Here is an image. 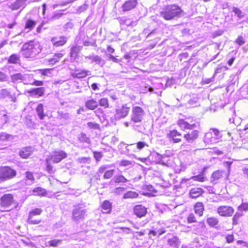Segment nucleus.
I'll return each instance as SVG.
<instances>
[{
	"mask_svg": "<svg viewBox=\"0 0 248 248\" xmlns=\"http://www.w3.org/2000/svg\"><path fill=\"white\" fill-rule=\"evenodd\" d=\"M186 13L176 4L168 5L164 7L160 12V16L166 20L177 19L185 16Z\"/></svg>",
	"mask_w": 248,
	"mask_h": 248,
	"instance_id": "f257e3e1",
	"label": "nucleus"
},
{
	"mask_svg": "<svg viewBox=\"0 0 248 248\" xmlns=\"http://www.w3.org/2000/svg\"><path fill=\"white\" fill-rule=\"evenodd\" d=\"M41 50L42 48L39 45L35 44L33 41H30L23 45L21 53L25 58H34L40 53Z\"/></svg>",
	"mask_w": 248,
	"mask_h": 248,
	"instance_id": "f03ea898",
	"label": "nucleus"
},
{
	"mask_svg": "<svg viewBox=\"0 0 248 248\" xmlns=\"http://www.w3.org/2000/svg\"><path fill=\"white\" fill-rule=\"evenodd\" d=\"M145 115L144 110L140 107H133L130 116L131 122L134 123H141Z\"/></svg>",
	"mask_w": 248,
	"mask_h": 248,
	"instance_id": "7ed1b4c3",
	"label": "nucleus"
},
{
	"mask_svg": "<svg viewBox=\"0 0 248 248\" xmlns=\"http://www.w3.org/2000/svg\"><path fill=\"white\" fill-rule=\"evenodd\" d=\"M195 121L193 118L188 117L186 118V120L180 119L178 121V124L183 130L192 129L200 125L199 123L198 122H195Z\"/></svg>",
	"mask_w": 248,
	"mask_h": 248,
	"instance_id": "20e7f679",
	"label": "nucleus"
},
{
	"mask_svg": "<svg viewBox=\"0 0 248 248\" xmlns=\"http://www.w3.org/2000/svg\"><path fill=\"white\" fill-rule=\"evenodd\" d=\"M16 171L9 167L0 168V182L12 179L16 176Z\"/></svg>",
	"mask_w": 248,
	"mask_h": 248,
	"instance_id": "39448f33",
	"label": "nucleus"
},
{
	"mask_svg": "<svg viewBox=\"0 0 248 248\" xmlns=\"http://www.w3.org/2000/svg\"><path fill=\"white\" fill-rule=\"evenodd\" d=\"M87 210L84 208L76 206L72 211V219L76 222L82 221L86 216Z\"/></svg>",
	"mask_w": 248,
	"mask_h": 248,
	"instance_id": "423d86ee",
	"label": "nucleus"
},
{
	"mask_svg": "<svg viewBox=\"0 0 248 248\" xmlns=\"http://www.w3.org/2000/svg\"><path fill=\"white\" fill-rule=\"evenodd\" d=\"M130 111V107L127 104L123 105L118 107L115 109V112L114 115V118L115 120H120L124 119L128 116Z\"/></svg>",
	"mask_w": 248,
	"mask_h": 248,
	"instance_id": "0eeeda50",
	"label": "nucleus"
},
{
	"mask_svg": "<svg viewBox=\"0 0 248 248\" xmlns=\"http://www.w3.org/2000/svg\"><path fill=\"white\" fill-rule=\"evenodd\" d=\"M67 156V155L65 152L61 150H58L53 151L47 157L54 163H58L66 158Z\"/></svg>",
	"mask_w": 248,
	"mask_h": 248,
	"instance_id": "6e6552de",
	"label": "nucleus"
},
{
	"mask_svg": "<svg viewBox=\"0 0 248 248\" xmlns=\"http://www.w3.org/2000/svg\"><path fill=\"white\" fill-rule=\"evenodd\" d=\"M13 202V196L11 194H4L0 198V205L2 207L10 208Z\"/></svg>",
	"mask_w": 248,
	"mask_h": 248,
	"instance_id": "1a4fd4ad",
	"label": "nucleus"
},
{
	"mask_svg": "<svg viewBox=\"0 0 248 248\" xmlns=\"http://www.w3.org/2000/svg\"><path fill=\"white\" fill-rule=\"evenodd\" d=\"M234 209L229 206H220L217 210V213L221 216L231 217L234 213Z\"/></svg>",
	"mask_w": 248,
	"mask_h": 248,
	"instance_id": "9d476101",
	"label": "nucleus"
},
{
	"mask_svg": "<svg viewBox=\"0 0 248 248\" xmlns=\"http://www.w3.org/2000/svg\"><path fill=\"white\" fill-rule=\"evenodd\" d=\"M42 212V210L40 208H35L30 212L27 219V222L30 224H38L40 223L41 221L39 220H33V217L34 216L39 215Z\"/></svg>",
	"mask_w": 248,
	"mask_h": 248,
	"instance_id": "9b49d317",
	"label": "nucleus"
},
{
	"mask_svg": "<svg viewBox=\"0 0 248 248\" xmlns=\"http://www.w3.org/2000/svg\"><path fill=\"white\" fill-rule=\"evenodd\" d=\"M91 72L88 70L79 69H76L74 70L73 72L71 73V75L73 77L78 78H85L88 75H90Z\"/></svg>",
	"mask_w": 248,
	"mask_h": 248,
	"instance_id": "f8f14e48",
	"label": "nucleus"
},
{
	"mask_svg": "<svg viewBox=\"0 0 248 248\" xmlns=\"http://www.w3.org/2000/svg\"><path fill=\"white\" fill-rule=\"evenodd\" d=\"M134 212L138 217H141L146 214L147 208L141 204L136 205L134 207Z\"/></svg>",
	"mask_w": 248,
	"mask_h": 248,
	"instance_id": "ddd939ff",
	"label": "nucleus"
},
{
	"mask_svg": "<svg viewBox=\"0 0 248 248\" xmlns=\"http://www.w3.org/2000/svg\"><path fill=\"white\" fill-rule=\"evenodd\" d=\"M53 45L55 47H59L63 46L67 42V38L65 36H60L59 37H54L51 40Z\"/></svg>",
	"mask_w": 248,
	"mask_h": 248,
	"instance_id": "4468645a",
	"label": "nucleus"
},
{
	"mask_svg": "<svg viewBox=\"0 0 248 248\" xmlns=\"http://www.w3.org/2000/svg\"><path fill=\"white\" fill-rule=\"evenodd\" d=\"M85 59L86 60H91V63H94L96 64H98L101 66H103L104 64V61L103 60H102V58L100 56L95 55L94 54H92L88 56H85Z\"/></svg>",
	"mask_w": 248,
	"mask_h": 248,
	"instance_id": "2eb2a0df",
	"label": "nucleus"
},
{
	"mask_svg": "<svg viewBox=\"0 0 248 248\" xmlns=\"http://www.w3.org/2000/svg\"><path fill=\"white\" fill-rule=\"evenodd\" d=\"M199 132L195 130L192 131L191 133H188L185 134L184 136V138L188 143H193L199 136Z\"/></svg>",
	"mask_w": 248,
	"mask_h": 248,
	"instance_id": "dca6fc26",
	"label": "nucleus"
},
{
	"mask_svg": "<svg viewBox=\"0 0 248 248\" xmlns=\"http://www.w3.org/2000/svg\"><path fill=\"white\" fill-rule=\"evenodd\" d=\"M137 4L136 0H129L124 2L122 5V10L124 12L128 11L134 9Z\"/></svg>",
	"mask_w": 248,
	"mask_h": 248,
	"instance_id": "f3484780",
	"label": "nucleus"
},
{
	"mask_svg": "<svg viewBox=\"0 0 248 248\" xmlns=\"http://www.w3.org/2000/svg\"><path fill=\"white\" fill-rule=\"evenodd\" d=\"M33 151L32 147H26L21 149L19 152V155L23 158H27L32 155Z\"/></svg>",
	"mask_w": 248,
	"mask_h": 248,
	"instance_id": "a211bd4d",
	"label": "nucleus"
},
{
	"mask_svg": "<svg viewBox=\"0 0 248 248\" xmlns=\"http://www.w3.org/2000/svg\"><path fill=\"white\" fill-rule=\"evenodd\" d=\"M27 0H16L13 3H12L9 5V7L12 10H16L20 7L23 6Z\"/></svg>",
	"mask_w": 248,
	"mask_h": 248,
	"instance_id": "6ab92c4d",
	"label": "nucleus"
},
{
	"mask_svg": "<svg viewBox=\"0 0 248 248\" xmlns=\"http://www.w3.org/2000/svg\"><path fill=\"white\" fill-rule=\"evenodd\" d=\"M32 194L35 196H47L46 190L41 187H37L32 190Z\"/></svg>",
	"mask_w": 248,
	"mask_h": 248,
	"instance_id": "aec40b11",
	"label": "nucleus"
},
{
	"mask_svg": "<svg viewBox=\"0 0 248 248\" xmlns=\"http://www.w3.org/2000/svg\"><path fill=\"white\" fill-rule=\"evenodd\" d=\"M223 170H218L214 171L211 177V182L214 184H216L217 180L222 177L223 173Z\"/></svg>",
	"mask_w": 248,
	"mask_h": 248,
	"instance_id": "412c9836",
	"label": "nucleus"
},
{
	"mask_svg": "<svg viewBox=\"0 0 248 248\" xmlns=\"http://www.w3.org/2000/svg\"><path fill=\"white\" fill-rule=\"evenodd\" d=\"M26 184L27 185H31L34 183L35 178L33 173L30 171H26L25 172V179Z\"/></svg>",
	"mask_w": 248,
	"mask_h": 248,
	"instance_id": "4be33fe9",
	"label": "nucleus"
},
{
	"mask_svg": "<svg viewBox=\"0 0 248 248\" xmlns=\"http://www.w3.org/2000/svg\"><path fill=\"white\" fill-rule=\"evenodd\" d=\"M82 47L80 46H75L71 49V57L75 60L78 56L79 53L82 49Z\"/></svg>",
	"mask_w": 248,
	"mask_h": 248,
	"instance_id": "5701e85b",
	"label": "nucleus"
},
{
	"mask_svg": "<svg viewBox=\"0 0 248 248\" xmlns=\"http://www.w3.org/2000/svg\"><path fill=\"white\" fill-rule=\"evenodd\" d=\"M203 191L201 188H194L190 191V196L192 198H196L202 195Z\"/></svg>",
	"mask_w": 248,
	"mask_h": 248,
	"instance_id": "b1692460",
	"label": "nucleus"
},
{
	"mask_svg": "<svg viewBox=\"0 0 248 248\" xmlns=\"http://www.w3.org/2000/svg\"><path fill=\"white\" fill-rule=\"evenodd\" d=\"M98 102L94 99H90L85 103V107L90 110H94L98 107Z\"/></svg>",
	"mask_w": 248,
	"mask_h": 248,
	"instance_id": "393cba45",
	"label": "nucleus"
},
{
	"mask_svg": "<svg viewBox=\"0 0 248 248\" xmlns=\"http://www.w3.org/2000/svg\"><path fill=\"white\" fill-rule=\"evenodd\" d=\"M204 141L207 144H212L217 142L215 138L212 137V134L211 131L205 134L204 139Z\"/></svg>",
	"mask_w": 248,
	"mask_h": 248,
	"instance_id": "a878e982",
	"label": "nucleus"
},
{
	"mask_svg": "<svg viewBox=\"0 0 248 248\" xmlns=\"http://www.w3.org/2000/svg\"><path fill=\"white\" fill-rule=\"evenodd\" d=\"M44 88L43 87L31 89L28 92L31 95H38L41 96L44 93Z\"/></svg>",
	"mask_w": 248,
	"mask_h": 248,
	"instance_id": "bb28decb",
	"label": "nucleus"
},
{
	"mask_svg": "<svg viewBox=\"0 0 248 248\" xmlns=\"http://www.w3.org/2000/svg\"><path fill=\"white\" fill-rule=\"evenodd\" d=\"M194 210L196 214L201 217L203 215L204 206L202 202H197L194 206Z\"/></svg>",
	"mask_w": 248,
	"mask_h": 248,
	"instance_id": "cd10ccee",
	"label": "nucleus"
},
{
	"mask_svg": "<svg viewBox=\"0 0 248 248\" xmlns=\"http://www.w3.org/2000/svg\"><path fill=\"white\" fill-rule=\"evenodd\" d=\"M63 56V54L60 53L55 54L53 58L47 59L46 62L49 64H54L59 61V60Z\"/></svg>",
	"mask_w": 248,
	"mask_h": 248,
	"instance_id": "c85d7f7f",
	"label": "nucleus"
},
{
	"mask_svg": "<svg viewBox=\"0 0 248 248\" xmlns=\"http://www.w3.org/2000/svg\"><path fill=\"white\" fill-rule=\"evenodd\" d=\"M101 207L103 210V213H109L111 211V203L108 201L106 200L102 203Z\"/></svg>",
	"mask_w": 248,
	"mask_h": 248,
	"instance_id": "c756f323",
	"label": "nucleus"
},
{
	"mask_svg": "<svg viewBox=\"0 0 248 248\" xmlns=\"http://www.w3.org/2000/svg\"><path fill=\"white\" fill-rule=\"evenodd\" d=\"M20 62V56L16 54L11 55L8 59L9 63L17 64Z\"/></svg>",
	"mask_w": 248,
	"mask_h": 248,
	"instance_id": "7c9ffc66",
	"label": "nucleus"
},
{
	"mask_svg": "<svg viewBox=\"0 0 248 248\" xmlns=\"http://www.w3.org/2000/svg\"><path fill=\"white\" fill-rule=\"evenodd\" d=\"M58 114L60 120L62 121L65 122L70 119L71 115L69 113L64 112L62 111H58Z\"/></svg>",
	"mask_w": 248,
	"mask_h": 248,
	"instance_id": "2f4dec72",
	"label": "nucleus"
},
{
	"mask_svg": "<svg viewBox=\"0 0 248 248\" xmlns=\"http://www.w3.org/2000/svg\"><path fill=\"white\" fill-rule=\"evenodd\" d=\"M51 162L52 161L49 159L48 157H47L46 159V170L47 171L49 174H53L55 170L54 169L53 167L51 165Z\"/></svg>",
	"mask_w": 248,
	"mask_h": 248,
	"instance_id": "473e14b6",
	"label": "nucleus"
},
{
	"mask_svg": "<svg viewBox=\"0 0 248 248\" xmlns=\"http://www.w3.org/2000/svg\"><path fill=\"white\" fill-rule=\"evenodd\" d=\"M24 75L20 73H17L11 76V81L13 83H19L22 82Z\"/></svg>",
	"mask_w": 248,
	"mask_h": 248,
	"instance_id": "72a5a7b5",
	"label": "nucleus"
},
{
	"mask_svg": "<svg viewBox=\"0 0 248 248\" xmlns=\"http://www.w3.org/2000/svg\"><path fill=\"white\" fill-rule=\"evenodd\" d=\"M36 111L39 119L40 120L44 119L45 115L44 113L43 105L42 104H39L36 108Z\"/></svg>",
	"mask_w": 248,
	"mask_h": 248,
	"instance_id": "f704fd0d",
	"label": "nucleus"
},
{
	"mask_svg": "<svg viewBox=\"0 0 248 248\" xmlns=\"http://www.w3.org/2000/svg\"><path fill=\"white\" fill-rule=\"evenodd\" d=\"M14 136L10 134L1 132L0 134V140L1 141H8L14 139Z\"/></svg>",
	"mask_w": 248,
	"mask_h": 248,
	"instance_id": "c9c22d12",
	"label": "nucleus"
},
{
	"mask_svg": "<svg viewBox=\"0 0 248 248\" xmlns=\"http://www.w3.org/2000/svg\"><path fill=\"white\" fill-rule=\"evenodd\" d=\"M33 81V76L31 75H24L22 82L26 85L31 84Z\"/></svg>",
	"mask_w": 248,
	"mask_h": 248,
	"instance_id": "e433bc0d",
	"label": "nucleus"
},
{
	"mask_svg": "<svg viewBox=\"0 0 248 248\" xmlns=\"http://www.w3.org/2000/svg\"><path fill=\"white\" fill-rule=\"evenodd\" d=\"M198 98L197 97H193L190 99L186 103V106L188 107H195L198 105Z\"/></svg>",
	"mask_w": 248,
	"mask_h": 248,
	"instance_id": "4c0bfd02",
	"label": "nucleus"
},
{
	"mask_svg": "<svg viewBox=\"0 0 248 248\" xmlns=\"http://www.w3.org/2000/svg\"><path fill=\"white\" fill-rule=\"evenodd\" d=\"M139 196V194L138 193L132 191H128L126 193H125L124 196V199H128V198H136Z\"/></svg>",
	"mask_w": 248,
	"mask_h": 248,
	"instance_id": "58836bf2",
	"label": "nucleus"
},
{
	"mask_svg": "<svg viewBox=\"0 0 248 248\" xmlns=\"http://www.w3.org/2000/svg\"><path fill=\"white\" fill-rule=\"evenodd\" d=\"M177 136H181V134L178 132L176 130H172L170 131L167 134V138L170 140H172Z\"/></svg>",
	"mask_w": 248,
	"mask_h": 248,
	"instance_id": "ea45409f",
	"label": "nucleus"
},
{
	"mask_svg": "<svg viewBox=\"0 0 248 248\" xmlns=\"http://www.w3.org/2000/svg\"><path fill=\"white\" fill-rule=\"evenodd\" d=\"M114 182L116 183H126L128 182V180L126 179L123 175H118L114 177Z\"/></svg>",
	"mask_w": 248,
	"mask_h": 248,
	"instance_id": "a19ab883",
	"label": "nucleus"
},
{
	"mask_svg": "<svg viewBox=\"0 0 248 248\" xmlns=\"http://www.w3.org/2000/svg\"><path fill=\"white\" fill-rule=\"evenodd\" d=\"M36 25V22L34 20L29 19L27 21L25 29H28L29 31L32 30Z\"/></svg>",
	"mask_w": 248,
	"mask_h": 248,
	"instance_id": "79ce46f5",
	"label": "nucleus"
},
{
	"mask_svg": "<svg viewBox=\"0 0 248 248\" xmlns=\"http://www.w3.org/2000/svg\"><path fill=\"white\" fill-rule=\"evenodd\" d=\"M11 95V92L10 89H2L0 91V97L5 98Z\"/></svg>",
	"mask_w": 248,
	"mask_h": 248,
	"instance_id": "37998d69",
	"label": "nucleus"
},
{
	"mask_svg": "<svg viewBox=\"0 0 248 248\" xmlns=\"http://www.w3.org/2000/svg\"><path fill=\"white\" fill-rule=\"evenodd\" d=\"M78 140L80 142L83 143H86L87 144H89L90 143V139L84 133H81L79 135Z\"/></svg>",
	"mask_w": 248,
	"mask_h": 248,
	"instance_id": "c03bdc74",
	"label": "nucleus"
},
{
	"mask_svg": "<svg viewBox=\"0 0 248 248\" xmlns=\"http://www.w3.org/2000/svg\"><path fill=\"white\" fill-rule=\"evenodd\" d=\"M232 12L235 13V15L239 18L241 19L244 17L245 14L242 11L237 7H233Z\"/></svg>",
	"mask_w": 248,
	"mask_h": 248,
	"instance_id": "a18cd8bd",
	"label": "nucleus"
},
{
	"mask_svg": "<svg viewBox=\"0 0 248 248\" xmlns=\"http://www.w3.org/2000/svg\"><path fill=\"white\" fill-rule=\"evenodd\" d=\"M207 222L210 226L214 227L218 224V220L215 217H211L207 218Z\"/></svg>",
	"mask_w": 248,
	"mask_h": 248,
	"instance_id": "49530a36",
	"label": "nucleus"
},
{
	"mask_svg": "<svg viewBox=\"0 0 248 248\" xmlns=\"http://www.w3.org/2000/svg\"><path fill=\"white\" fill-rule=\"evenodd\" d=\"M115 170L113 169L106 170L103 175V178L105 179H110L112 177L114 174Z\"/></svg>",
	"mask_w": 248,
	"mask_h": 248,
	"instance_id": "de8ad7c7",
	"label": "nucleus"
},
{
	"mask_svg": "<svg viewBox=\"0 0 248 248\" xmlns=\"http://www.w3.org/2000/svg\"><path fill=\"white\" fill-rule=\"evenodd\" d=\"M243 215L242 212H236L232 218V224L237 225L238 223L239 218Z\"/></svg>",
	"mask_w": 248,
	"mask_h": 248,
	"instance_id": "09e8293b",
	"label": "nucleus"
},
{
	"mask_svg": "<svg viewBox=\"0 0 248 248\" xmlns=\"http://www.w3.org/2000/svg\"><path fill=\"white\" fill-rule=\"evenodd\" d=\"M210 131L212 132V133H213L214 135L215 136V139L216 140H219L220 138L222 137V135L220 131L216 128H211Z\"/></svg>",
	"mask_w": 248,
	"mask_h": 248,
	"instance_id": "8fccbe9b",
	"label": "nucleus"
},
{
	"mask_svg": "<svg viewBox=\"0 0 248 248\" xmlns=\"http://www.w3.org/2000/svg\"><path fill=\"white\" fill-rule=\"evenodd\" d=\"M113 166V165H103L101 166L98 170L97 173H102L104 172H105L107 169H108L110 168H111Z\"/></svg>",
	"mask_w": 248,
	"mask_h": 248,
	"instance_id": "3c124183",
	"label": "nucleus"
},
{
	"mask_svg": "<svg viewBox=\"0 0 248 248\" xmlns=\"http://www.w3.org/2000/svg\"><path fill=\"white\" fill-rule=\"evenodd\" d=\"M228 69V68L226 66L218 65L215 70L214 76H216L217 74L224 72Z\"/></svg>",
	"mask_w": 248,
	"mask_h": 248,
	"instance_id": "603ef678",
	"label": "nucleus"
},
{
	"mask_svg": "<svg viewBox=\"0 0 248 248\" xmlns=\"http://www.w3.org/2000/svg\"><path fill=\"white\" fill-rule=\"evenodd\" d=\"M63 14L62 11H55L53 13L52 16L51 17V20L58 19L62 17Z\"/></svg>",
	"mask_w": 248,
	"mask_h": 248,
	"instance_id": "864d4df0",
	"label": "nucleus"
},
{
	"mask_svg": "<svg viewBox=\"0 0 248 248\" xmlns=\"http://www.w3.org/2000/svg\"><path fill=\"white\" fill-rule=\"evenodd\" d=\"M137 148L139 150H141L144 147H148L149 145L145 142L144 141H139L136 144Z\"/></svg>",
	"mask_w": 248,
	"mask_h": 248,
	"instance_id": "5fc2aeb1",
	"label": "nucleus"
},
{
	"mask_svg": "<svg viewBox=\"0 0 248 248\" xmlns=\"http://www.w3.org/2000/svg\"><path fill=\"white\" fill-rule=\"evenodd\" d=\"M99 104L100 106L103 107L105 108L108 107V101L106 98L101 99L99 100Z\"/></svg>",
	"mask_w": 248,
	"mask_h": 248,
	"instance_id": "6e6d98bb",
	"label": "nucleus"
},
{
	"mask_svg": "<svg viewBox=\"0 0 248 248\" xmlns=\"http://www.w3.org/2000/svg\"><path fill=\"white\" fill-rule=\"evenodd\" d=\"M52 69H39L38 71L43 76H49L51 74Z\"/></svg>",
	"mask_w": 248,
	"mask_h": 248,
	"instance_id": "4d7b16f0",
	"label": "nucleus"
},
{
	"mask_svg": "<svg viewBox=\"0 0 248 248\" xmlns=\"http://www.w3.org/2000/svg\"><path fill=\"white\" fill-rule=\"evenodd\" d=\"M125 189L123 187H118L113 190V192L116 195H120L124 192Z\"/></svg>",
	"mask_w": 248,
	"mask_h": 248,
	"instance_id": "13d9d810",
	"label": "nucleus"
},
{
	"mask_svg": "<svg viewBox=\"0 0 248 248\" xmlns=\"http://www.w3.org/2000/svg\"><path fill=\"white\" fill-rule=\"evenodd\" d=\"M93 154V156L97 162L99 161L103 157V154L101 152L94 151Z\"/></svg>",
	"mask_w": 248,
	"mask_h": 248,
	"instance_id": "bf43d9fd",
	"label": "nucleus"
},
{
	"mask_svg": "<svg viewBox=\"0 0 248 248\" xmlns=\"http://www.w3.org/2000/svg\"><path fill=\"white\" fill-rule=\"evenodd\" d=\"M87 126L88 127L93 129H98L99 128V125L97 123L93 122H88L87 123Z\"/></svg>",
	"mask_w": 248,
	"mask_h": 248,
	"instance_id": "052dcab7",
	"label": "nucleus"
},
{
	"mask_svg": "<svg viewBox=\"0 0 248 248\" xmlns=\"http://www.w3.org/2000/svg\"><path fill=\"white\" fill-rule=\"evenodd\" d=\"M191 179H193L194 181H199V182H203L205 180V178L201 175L193 176Z\"/></svg>",
	"mask_w": 248,
	"mask_h": 248,
	"instance_id": "680f3d73",
	"label": "nucleus"
},
{
	"mask_svg": "<svg viewBox=\"0 0 248 248\" xmlns=\"http://www.w3.org/2000/svg\"><path fill=\"white\" fill-rule=\"evenodd\" d=\"M62 241L57 239H54L51 240L49 242V244L50 246L53 247H57L59 244H61Z\"/></svg>",
	"mask_w": 248,
	"mask_h": 248,
	"instance_id": "e2e57ef3",
	"label": "nucleus"
},
{
	"mask_svg": "<svg viewBox=\"0 0 248 248\" xmlns=\"http://www.w3.org/2000/svg\"><path fill=\"white\" fill-rule=\"evenodd\" d=\"M187 221L188 223L196 222L197 221L196 218L193 213L189 214L187 217Z\"/></svg>",
	"mask_w": 248,
	"mask_h": 248,
	"instance_id": "0e129e2a",
	"label": "nucleus"
},
{
	"mask_svg": "<svg viewBox=\"0 0 248 248\" xmlns=\"http://www.w3.org/2000/svg\"><path fill=\"white\" fill-rule=\"evenodd\" d=\"M236 43L239 46L244 45L245 43L244 38L242 36H239L236 40Z\"/></svg>",
	"mask_w": 248,
	"mask_h": 248,
	"instance_id": "69168bd1",
	"label": "nucleus"
},
{
	"mask_svg": "<svg viewBox=\"0 0 248 248\" xmlns=\"http://www.w3.org/2000/svg\"><path fill=\"white\" fill-rule=\"evenodd\" d=\"M238 210L240 211H247L248 210V204L245 203H242L239 205L238 207Z\"/></svg>",
	"mask_w": 248,
	"mask_h": 248,
	"instance_id": "338daca9",
	"label": "nucleus"
},
{
	"mask_svg": "<svg viewBox=\"0 0 248 248\" xmlns=\"http://www.w3.org/2000/svg\"><path fill=\"white\" fill-rule=\"evenodd\" d=\"M131 164V162L127 160H123L120 163V165L123 167H126Z\"/></svg>",
	"mask_w": 248,
	"mask_h": 248,
	"instance_id": "774afa93",
	"label": "nucleus"
}]
</instances>
